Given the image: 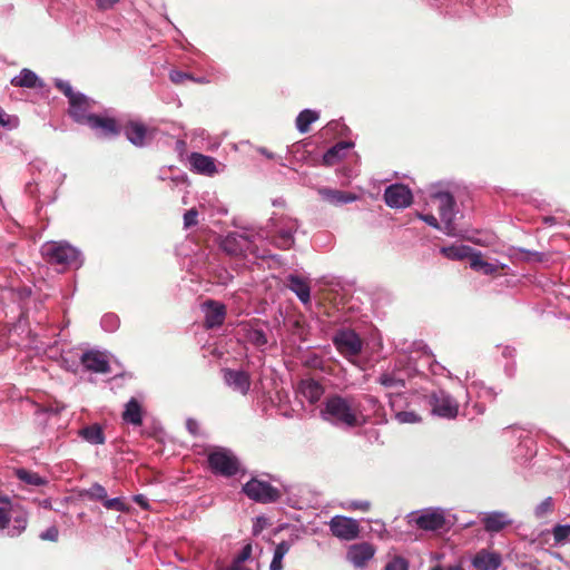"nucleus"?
<instances>
[{"label": "nucleus", "instance_id": "f257e3e1", "mask_svg": "<svg viewBox=\"0 0 570 570\" xmlns=\"http://www.w3.org/2000/svg\"><path fill=\"white\" fill-rule=\"evenodd\" d=\"M265 235L263 230L254 227H244L240 232L228 233L220 239L219 247L230 256L267 258L269 250L265 247Z\"/></svg>", "mask_w": 570, "mask_h": 570}, {"label": "nucleus", "instance_id": "f03ea898", "mask_svg": "<svg viewBox=\"0 0 570 570\" xmlns=\"http://www.w3.org/2000/svg\"><path fill=\"white\" fill-rule=\"evenodd\" d=\"M321 416L324 421L341 429H353L361 425L356 397L353 395H328L323 403Z\"/></svg>", "mask_w": 570, "mask_h": 570}, {"label": "nucleus", "instance_id": "7ed1b4c3", "mask_svg": "<svg viewBox=\"0 0 570 570\" xmlns=\"http://www.w3.org/2000/svg\"><path fill=\"white\" fill-rule=\"evenodd\" d=\"M298 222L288 216H272L265 228H257L263 230L265 242L269 243L282 250H287L295 244V233L298 229Z\"/></svg>", "mask_w": 570, "mask_h": 570}, {"label": "nucleus", "instance_id": "20e7f679", "mask_svg": "<svg viewBox=\"0 0 570 570\" xmlns=\"http://www.w3.org/2000/svg\"><path fill=\"white\" fill-rule=\"evenodd\" d=\"M41 254L51 264L65 265L78 269L83 264L81 252L68 242H48L42 245Z\"/></svg>", "mask_w": 570, "mask_h": 570}, {"label": "nucleus", "instance_id": "39448f33", "mask_svg": "<svg viewBox=\"0 0 570 570\" xmlns=\"http://www.w3.org/2000/svg\"><path fill=\"white\" fill-rule=\"evenodd\" d=\"M438 203V213L442 223V233L450 237H464L465 230L456 224L459 210L452 194L449 191H439L433 195Z\"/></svg>", "mask_w": 570, "mask_h": 570}, {"label": "nucleus", "instance_id": "423d86ee", "mask_svg": "<svg viewBox=\"0 0 570 570\" xmlns=\"http://www.w3.org/2000/svg\"><path fill=\"white\" fill-rule=\"evenodd\" d=\"M28 515L16 510L8 497H0V531L7 529V535L19 537L27 528Z\"/></svg>", "mask_w": 570, "mask_h": 570}, {"label": "nucleus", "instance_id": "0eeeda50", "mask_svg": "<svg viewBox=\"0 0 570 570\" xmlns=\"http://www.w3.org/2000/svg\"><path fill=\"white\" fill-rule=\"evenodd\" d=\"M210 471L215 475L233 478L240 470V462L234 452L226 448H217L207 456Z\"/></svg>", "mask_w": 570, "mask_h": 570}, {"label": "nucleus", "instance_id": "6e6552de", "mask_svg": "<svg viewBox=\"0 0 570 570\" xmlns=\"http://www.w3.org/2000/svg\"><path fill=\"white\" fill-rule=\"evenodd\" d=\"M426 402L435 416L453 420L459 414V402L443 389L432 390L426 395Z\"/></svg>", "mask_w": 570, "mask_h": 570}, {"label": "nucleus", "instance_id": "1a4fd4ad", "mask_svg": "<svg viewBox=\"0 0 570 570\" xmlns=\"http://www.w3.org/2000/svg\"><path fill=\"white\" fill-rule=\"evenodd\" d=\"M413 521L422 530L436 531L450 529L455 523V515L442 508H426Z\"/></svg>", "mask_w": 570, "mask_h": 570}, {"label": "nucleus", "instance_id": "9d476101", "mask_svg": "<svg viewBox=\"0 0 570 570\" xmlns=\"http://www.w3.org/2000/svg\"><path fill=\"white\" fill-rule=\"evenodd\" d=\"M332 343L343 357L351 360L363 351V341L352 328L341 327L332 336Z\"/></svg>", "mask_w": 570, "mask_h": 570}, {"label": "nucleus", "instance_id": "9b49d317", "mask_svg": "<svg viewBox=\"0 0 570 570\" xmlns=\"http://www.w3.org/2000/svg\"><path fill=\"white\" fill-rule=\"evenodd\" d=\"M243 492L247 498L259 503H274L281 498L276 488L256 478H252L243 485Z\"/></svg>", "mask_w": 570, "mask_h": 570}, {"label": "nucleus", "instance_id": "f8f14e48", "mask_svg": "<svg viewBox=\"0 0 570 570\" xmlns=\"http://www.w3.org/2000/svg\"><path fill=\"white\" fill-rule=\"evenodd\" d=\"M356 410L360 415L361 425L365 424L371 416L375 417L376 423H386V413L380 400L371 394H363L356 397Z\"/></svg>", "mask_w": 570, "mask_h": 570}, {"label": "nucleus", "instance_id": "ddd939ff", "mask_svg": "<svg viewBox=\"0 0 570 570\" xmlns=\"http://www.w3.org/2000/svg\"><path fill=\"white\" fill-rule=\"evenodd\" d=\"M222 376L225 385L233 392L243 396L248 394L252 385V377L248 372L242 368L226 367L222 370Z\"/></svg>", "mask_w": 570, "mask_h": 570}, {"label": "nucleus", "instance_id": "4468645a", "mask_svg": "<svg viewBox=\"0 0 570 570\" xmlns=\"http://www.w3.org/2000/svg\"><path fill=\"white\" fill-rule=\"evenodd\" d=\"M328 525L332 534L341 540L351 541L360 534L358 522L350 517L334 515Z\"/></svg>", "mask_w": 570, "mask_h": 570}, {"label": "nucleus", "instance_id": "2eb2a0df", "mask_svg": "<svg viewBox=\"0 0 570 570\" xmlns=\"http://www.w3.org/2000/svg\"><path fill=\"white\" fill-rule=\"evenodd\" d=\"M75 97V102L69 101L68 115L75 122L86 125L94 115L91 112L94 100L82 92H77Z\"/></svg>", "mask_w": 570, "mask_h": 570}, {"label": "nucleus", "instance_id": "dca6fc26", "mask_svg": "<svg viewBox=\"0 0 570 570\" xmlns=\"http://www.w3.org/2000/svg\"><path fill=\"white\" fill-rule=\"evenodd\" d=\"M412 191L403 184H393L384 190L385 204L391 208H405L412 203Z\"/></svg>", "mask_w": 570, "mask_h": 570}, {"label": "nucleus", "instance_id": "f3484780", "mask_svg": "<svg viewBox=\"0 0 570 570\" xmlns=\"http://www.w3.org/2000/svg\"><path fill=\"white\" fill-rule=\"evenodd\" d=\"M100 137H116L120 134L121 128L112 117L92 115L86 124Z\"/></svg>", "mask_w": 570, "mask_h": 570}, {"label": "nucleus", "instance_id": "a211bd4d", "mask_svg": "<svg viewBox=\"0 0 570 570\" xmlns=\"http://www.w3.org/2000/svg\"><path fill=\"white\" fill-rule=\"evenodd\" d=\"M316 191L323 202L334 207H341L358 199V196L354 193L325 186L318 187Z\"/></svg>", "mask_w": 570, "mask_h": 570}, {"label": "nucleus", "instance_id": "6ab92c4d", "mask_svg": "<svg viewBox=\"0 0 570 570\" xmlns=\"http://www.w3.org/2000/svg\"><path fill=\"white\" fill-rule=\"evenodd\" d=\"M262 325L267 326L261 320H253L242 327L245 340L259 350H263L268 344L267 333Z\"/></svg>", "mask_w": 570, "mask_h": 570}, {"label": "nucleus", "instance_id": "aec40b11", "mask_svg": "<svg viewBox=\"0 0 570 570\" xmlns=\"http://www.w3.org/2000/svg\"><path fill=\"white\" fill-rule=\"evenodd\" d=\"M82 366L92 373L107 374L110 372V365L106 355L99 351L90 350L80 356Z\"/></svg>", "mask_w": 570, "mask_h": 570}, {"label": "nucleus", "instance_id": "412c9836", "mask_svg": "<svg viewBox=\"0 0 570 570\" xmlns=\"http://www.w3.org/2000/svg\"><path fill=\"white\" fill-rule=\"evenodd\" d=\"M375 554V548L368 542L352 544L347 552L346 559L356 568H362Z\"/></svg>", "mask_w": 570, "mask_h": 570}, {"label": "nucleus", "instance_id": "4be33fe9", "mask_svg": "<svg viewBox=\"0 0 570 570\" xmlns=\"http://www.w3.org/2000/svg\"><path fill=\"white\" fill-rule=\"evenodd\" d=\"M203 311L207 328H216L223 325L226 317V307L223 303L208 299L203 304Z\"/></svg>", "mask_w": 570, "mask_h": 570}, {"label": "nucleus", "instance_id": "5701e85b", "mask_svg": "<svg viewBox=\"0 0 570 570\" xmlns=\"http://www.w3.org/2000/svg\"><path fill=\"white\" fill-rule=\"evenodd\" d=\"M507 430L518 441V448L524 458H532L535 454V441L531 431L519 426H510Z\"/></svg>", "mask_w": 570, "mask_h": 570}, {"label": "nucleus", "instance_id": "b1692460", "mask_svg": "<svg viewBox=\"0 0 570 570\" xmlns=\"http://www.w3.org/2000/svg\"><path fill=\"white\" fill-rule=\"evenodd\" d=\"M481 520L484 530L489 533L500 532L505 527L512 524V519L503 511L487 512Z\"/></svg>", "mask_w": 570, "mask_h": 570}, {"label": "nucleus", "instance_id": "393cba45", "mask_svg": "<svg viewBox=\"0 0 570 570\" xmlns=\"http://www.w3.org/2000/svg\"><path fill=\"white\" fill-rule=\"evenodd\" d=\"M502 563L501 556L487 550L479 551L472 559L474 570H498Z\"/></svg>", "mask_w": 570, "mask_h": 570}, {"label": "nucleus", "instance_id": "a878e982", "mask_svg": "<svg viewBox=\"0 0 570 570\" xmlns=\"http://www.w3.org/2000/svg\"><path fill=\"white\" fill-rule=\"evenodd\" d=\"M285 285L291 289L297 298L303 303L307 304L311 302V287L309 284L296 274H289L286 277Z\"/></svg>", "mask_w": 570, "mask_h": 570}, {"label": "nucleus", "instance_id": "bb28decb", "mask_svg": "<svg viewBox=\"0 0 570 570\" xmlns=\"http://www.w3.org/2000/svg\"><path fill=\"white\" fill-rule=\"evenodd\" d=\"M354 147L353 141H338L326 150L323 155V164L325 166H334L342 160L347 153Z\"/></svg>", "mask_w": 570, "mask_h": 570}, {"label": "nucleus", "instance_id": "cd10ccee", "mask_svg": "<svg viewBox=\"0 0 570 570\" xmlns=\"http://www.w3.org/2000/svg\"><path fill=\"white\" fill-rule=\"evenodd\" d=\"M189 160L193 170L197 174L212 176L217 171L215 159L210 156L193 153Z\"/></svg>", "mask_w": 570, "mask_h": 570}, {"label": "nucleus", "instance_id": "c85d7f7f", "mask_svg": "<svg viewBox=\"0 0 570 570\" xmlns=\"http://www.w3.org/2000/svg\"><path fill=\"white\" fill-rule=\"evenodd\" d=\"M298 392L311 403L314 404L320 401L324 394L323 385L313 380H302L298 384Z\"/></svg>", "mask_w": 570, "mask_h": 570}, {"label": "nucleus", "instance_id": "c756f323", "mask_svg": "<svg viewBox=\"0 0 570 570\" xmlns=\"http://www.w3.org/2000/svg\"><path fill=\"white\" fill-rule=\"evenodd\" d=\"M126 138L136 147L146 145L147 128L139 121H130L124 128Z\"/></svg>", "mask_w": 570, "mask_h": 570}, {"label": "nucleus", "instance_id": "7c9ffc66", "mask_svg": "<svg viewBox=\"0 0 570 570\" xmlns=\"http://www.w3.org/2000/svg\"><path fill=\"white\" fill-rule=\"evenodd\" d=\"M142 414L144 410L139 401L135 397H131L126 404L122 412V420L125 423L140 426L142 424Z\"/></svg>", "mask_w": 570, "mask_h": 570}, {"label": "nucleus", "instance_id": "2f4dec72", "mask_svg": "<svg viewBox=\"0 0 570 570\" xmlns=\"http://www.w3.org/2000/svg\"><path fill=\"white\" fill-rule=\"evenodd\" d=\"M11 85L14 87L33 89L42 88L43 81L35 71L23 68L18 76L11 79Z\"/></svg>", "mask_w": 570, "mask_h": 570}, {"label": "nucleus", "instance_id": "473e14b6", "mask_svg": "<svg viewBox=\"0 0 570 570\" xmlns=\"http://www.w3.org/2000/svg\"><path fill=\"white\" fill-rule=\"evenodd\" d=\"M78 435L91 445H101L106 442L104 430L98 423L83 426Z\"/></svg>", "mask_w": 570, "mask_h": 570}, {"label": "nucleus", "instance_id": "72a5a7b5", "mask_svg": "<svg viewBox=\"0 0 570 570\" xmlns=\"http://www.w3.org/2000/svg\"><path fill=\"white\" fill-rule=\"evenodd\" d=\"M376 381L386 389H402L405 386V375L399 368L380 374Z\"/></svg>", "mask_w": 570, "mask_h": 570}, {"label": "nucleus", "instance_id": "f704fd0d", "mask_svg": "<svg viewBox=\"0 0 570 570\" xmlns=\"http://www.w3.org/2000/svg\"><path fill=\"white\" fill-rule=\"evenodd\" d=\"M320 118V112L313 109H304L302 110L295 120V125L297 130L301 134H306L309 131V127L313 122H315Z\"/></svg>", "mask_w": 570, "mask_h": 570}, {"label": "nucleus", "instance_id": "c9c22d12", "mask_svg": "<svg viewBox=\"0 0 570 570\" xmlns=\"http://www.w3.org/2000/svg\"><path fill=\"white\" fill-rule=\"evenodd\" d=\"M441 253L450 258V259H464L469 258L471 259V255L474 253L473 248L466 245H452L448 247H442Z\"/></svg>", "mask_w": 570, "mask_h": 570}, {"label": "nucleus", "instance_id": "e433bc0d", "mask_svg": "<svg viewBox=\"0 0 570 570\" xmlns=\"http://www.w3.org/2000/svg\"><path fill=\"white\" fill-rule=\"evenodd\" d=\"M470 267L473 271L481 272L484 275H492V274H494L498 271V266L497 265H494L492 263H489V262H485L482 258L481 253L480 252H475V250L471 255Z\"/></svg>", "mask_w": 570, "mask_h": 570}, {"label": "nucleus", "instance_id": "4c0bfd02", "mask_svg": "<svg viewBox=\"0 0 570 570\" xmlns=\"http://www.w3.org/2000/svg\"><path fill=\"white\" fill-rule=\"evenodd\" d=\"M511 256L522 262H537L541 263L544 261L546 255L541 252L530 250L522 247H512L510 249Z\"/></svg>", "mask_w": 570, "mask_h": 570}, {"label": "nucleus", "instance_id": "58836bf2", "mask_svg": "<svg viewBox=\"0 0 570 570\" xmlns=\"http://www.w3.org/2000/svg\"><path fill=\"white\" fill-rule=\"evenodd\" d=\"M289 549L291 543L288 541L284 540L276 544L269 570H283V559L288 553Z\"/></svg>", "mask_w": 570, "mask_h": 570}, {"label": "nucleus", "instance_id": "ea45409f", "mask_svg": "<svg viewBox=\"0 0 570 570\" xmlns=\"http://www.w3.org/2000/svg\"><path fill=\"white\" fill-rule=\"evenodd\" d=\"M16 476L29 485L41 487L47 483V480L38 473L20 468L14 470Z\"/></svg>", "mask_w": 570, "mask_h": 570}, {"label": "nucleus", "instance_id": "a19ab883", "mask_svg": "<svg viewBox=\"0 0 570 570\" xmlns=\"http://www.w3.org/2000/svg\"><path fill=\"white\" fill-rule=\"evenodd\" d=\"M553 537V546L562 547L566 543L570 542V523L567 524H556L550 530Z\"/></svg>", "mask_w": 570, "mask_h": 570}, {"label": "nucleus", "instance_id": "79ce46f5", "mask_svg": "<svg viewBox=\"0 0 570 570\" xmlns=\"http://www.w3.org/2000/svg\"><path fill=\"white\" fill-rule=\"evenodd\" d=\"M169 79L176 85L183 83L185 80H191L197 83H207L208 80L205 77L196 78L191 73L184 72L180 70H171L169 72Z\"/></svg>", "mask_w": 570, "mask_h": 570}, {"label": "nucleus", "instance_id": "37998d69", "mask_svg": "<svg viewBox=\"0 0 570 570\" xmlns=\"http://www.w3.org/2000/svg\"><path fill=\"white\" fill-rule=\"evenodd\" d=\"M554 510V502L551 497L542 500L533 510L534 517L537 519H543L551 514Z\"/></svg>", "mask_w": 570, "mask_h": 570}, {"label": "nucleus", "instance_id": "c03bdc74", "mask_svg": "<svg viewBox=\"0 0 570 570\" xmlns=\"http://www.w3.org/2000/svg\"><path fill=\"white\" fill-rule=\"evenodd\" d=\"M100 325L105 332L114 333L119 327V317L114 313H107L101 317Z\"/></svg>", "mask_w": 570, "mask_h": 570}, {"label": "nucleus", "instance_id": "a18cd8bd", "mask_svg": "<svg viewBox=\"0 0 570 570\" xmlns=\"http://www.w3.org/2000/svg\"><path fill=\"white\" fill-rule=\"evenodd\" d=\"M400 424H414L421 422V416L414 411H399L394 414Z\"/></svg>", "mask_w": 570, "mask_h": 570}, {"label": "nucleus", "instance_id": "49530a36", "mask_svg": "<svg viewBox=\"0 0 570 570\" xmlns=\"http://www.w3.org/2000/svg\"><path fill=\"white\" fill-rule=\"evenodd\" d=\"M55 86L68 98V102L70 100L75 102V96H77L78 91L73 90L71 83L68 80L55 79Z\"/></svg>", "mask_w": 570, "mask_h": 570}, {"label": "nucleus", "instance_id": "de8ad7c7", "mask_svg": "<svg viewBox=\"0 0 570 570\" xmlns=\"http://www.w3.org/2000/svg\"><path fill=\"white\" fill-rule=\"evenodd\" d=\"M32 168H37L39 170V174L41 175V171H42V168L43 167L46 170H47V175L48 176H51L52 180L55 181L56 185H59L62 183V179H63V175H61L57 168H48V166L45 164V163H40V161H36L33 163L32 165Z\"/></svg>", "mask_w": 570, "mask_h": 570}, {"label": "nucleus", "instance_id": "09e8293b", "mask_svg": "<svg viewBox=\"0 0 570 570\" xmlns=\"http://www.w3.org/2000/svg\"><path fill=\"white\" fill-rule=\"evenodd\" d=\"M18 118L16 116L8 115L1 107H0V129H13L18 126Z\"/></svg>", "mask_w": 570, "mask_h": 570}, {"label": "nucleus", "instance_id": "8fccbe9b", "mask_svg": "<svg viewBox=\"0 0 570 570\" xmlns=\"http://www.w3.org/2000/svg\"><path fill=\"white\" fill-rule=\"evenodd\" d=\"M252 546L246 544L242 548L240 552L234 558L229 566H247L245 562L250 559Z\"/></svg>", "mask_w": 570, "mask_h": 570}, {"label": "nucleus", "instance_id": "3c124183", "mask_svg": "<svg viewBox=\"0 0 570 570\" xmlns=\"http://www.w3.org/2000/svg\"><path fill=\"white\" fill-rule=\"evenodd\" d=\"M87 493L90 499L97 500V501L104 502L105 499L107 498L106 489L99 483L92 484Z\"/></svg>", "mask_w": 570, "mask_h": 570}, {"label": "nucleus", "instance_id": "603ef678", "mask_svg": "<svg viewBox=\"0 0 570 570\" xmlns=\"http://www.w3.org/2000/svg\"><path fill=\"white\" fill-rule=\"evenodd\" d=\"M346 510H360L367 512L371 509V502L367 500H352L342 505Z\"/></svg>", "mask_w": 570, "mask_h": 570}, {"label": "nucleus", "instance_id": "864d4df0", "mask_svg": "<svg viewBox=\"0 0 570 570\" xmlns=\"http://www.w3.org/2000/svg\"><path fill=\"white\" fill-rule=\"evenodd\" d=\"M384 570H409V562L402 557H394L385 564Z\"/></svg>", "mask_w": 570, "mask_h": 570}, {"label": "nucleus", "instance_id": "5fc2aeb1", "mask_svg": "<svg viewBox=\"0 0 570 570\" xmlns=\"http://www.w3.org/2000/svg\"><path fill=\"white\" fill-rule=\"evenodd\" d=\"M198 212L196 208H190L184 214V227L190 228L193 226H196L198 224L197 220Z\"/></svg>", "mask_w": 570, "mask_h": 570}, {"label": "nucleus", "instance_id": "6e6d98bb", "mask_svg": "<svg viewBox=\"0 0 570 570\" xmlns=\"http://www.w3.org/2000/svg\"><path fill=\"white\" fill-rule=\"evenodd\" d=\"M102 503H104V507L108 510H115V511H124L125 510V504L120 498H111V499L106 498Z\"/></svg>", "mask_w": 570, "mask_h": 570}, {"label": "nucleus", "instance_id": "4d7b16f0", "mask_svg": "<svg viewBox=\"0 0 570 570\" xmlns=\"http://www.w3.org/2000/svg\"><path fill=\"white\" fill-rule=\"evenodd\" d=\"M417 217L423 220L429 226L433 227L434 229H438L442 232V223L438 220V218L432 214H417Z\"/></svg>", "mask_w": 570, "mask_h": 570}, {"label": "nucleus", "instance_id": "13d9d810", "mask_svg": "<svg viewBox=\"0 0 570 570\" xmlns=\"http://www.w3.org/2000/svg\"><path fill=\"white\" fill-rule=\"evenodd\" d=\"M39 538L45 541L56 542L59 538V531L55 525L49 527L47 530L39 534Z\"/></svg>", "mask_w": 570, "mask_h": 570}, {"label": "nucleus", "instance_id": "bf43d9fd", "mask_svg": "<svg viewBox=\"0 0 570 570\" xmlns=\"http://www.w3.org/2000/svg\"><path fill=\"white\" fill-rule=\"evenodd\" d=\"M120 0H96V6L101 11H107L111 9L116 3Z\"/></svg>", "mask_w": 570, "mask_h": 570}, {"label": "nucleus", "instance_id": "052dcab7", "mask_svg": "<svg viewBox=\"0 0 570 570\" xmlns=\"http://www.w3.org/2000/svg\"><path fill=\"white\" fill-rule=\"evenodd\" d=\"M186 429L188 430V432L193 435H197L198 433V429H199V424L198 422L195 420V419H187L186 421Z\"/></svg>", "mask_w": 570, "mask_h": 570}, {"label": "nucleus", "instance_id": "680f3d73", "mask_svg": "<svg viewBox=\"0 0 570 570\" xmlns=\"http://www.w3.org/2000/svg\"><path fill=\"white\" fill-rule=\"evenodd\" d=\"M501 354L507 360H513L515 356V348L509 345L501 346Z\"/></svg>", "mask_w": 570, "mask_h": 570}, {"label": "nucleus", "instance_id": "e2e57ef3", "mask_svg": "<svg viewBox=\"0 0 570 570\" xmlns=\"http://www.w3.org/2000/svg\"><path fill=\"white\" fill-rule=\"evenodd\" d=\"M480 394L482 396H487L490 399H494L497 396V392L494 391L493 387H488V386H483V385L481 387Z\"/></svg>", "mask_w": 570, "mask_h": 570}, {"label": "nucleus", "instance_id": "0e129e2a", "mask_svg": "<svg viewBox=\"0 0 570 570\" xmlns=\"http://www.w3.org/2000/svg\"><path fill=\"white\" fill-rule=\"evenodd\" d=\"M135 502L138 503L140 507L148 509L149 504L147 499L142 494H138L135 497Z\"/></svg>", "mask_w": 570, "mask_h": 570}, {"label": "nucleus", "instance_id": "69168bd1", "mask_svg": "<svg viewBox=\"0 0 570 570\" xmlns=\"http://www.w3.org/2000/svg\"><path fill=\"white\" fill-rule=\"evenodd\" d=\"M220 570H254L249 566H228L226 568H222Z\"/></svg>", "mask_w": 570, "mask_h": 570}, {"label": "nucleus", "instance_id": "338daca9", "mask_svg": "<svg viewBox=\"0 0 570 570\" xmlns=\"http://www.w3.org/2000/svg\"><path fill=\"white\" fill-rule=\"evenodd\" d=\"M542 222L547 226H552V225L557 224V218L554 216H544L542 218Z\"/></svg>", "mask_w": 570, "mask_h": 570}, {"label": "nucleus", "instance_id": "774afa93", "mask_svg": "<svg viewBox=\"0 0 570 570\" xmlns=\"http://www.w3.org/2000/svg\"><path fill=\"white\" fill-rule=\"evenodd\" d=\"M445 570H464L461 564H450Z\"/></svg>", "mask_w": 570, "mask_h": 570}]
</instances>
